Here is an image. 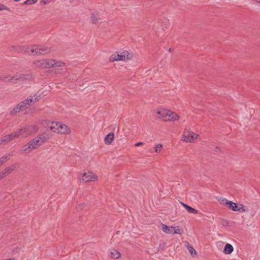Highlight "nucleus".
Masks as SVG:
<instances>
[{"label": "nucleus", "mask_w": 260, "mask_h": 260, "mask_svg": "<svg viewBox=\"0 0 260 260\" xmlns=\"http://www.w3.org/2000/svg\"><path fill=\"white\" fill-rule=\"evenodd\" d=\"M39 100L38 96L36 95H30L27 99L24 100L23 102L18 104L11 112V115H14L15 114L21 111H23L27 108L30 105L35 103Z\"/></svg>", "instance_id": "f257e3e1"}, {"label": "nucleus", "mask_w": 260, "mask_h": 260, "mask_svg": "<svg viewBox=\"0 0 260 260\" xmlns=\"http://www.w3.org/2000/svg\"><path fill=\"white\" fill-rule=\"evenodd\" d=\"M35 65L39 68L48 69L54 67H61L64 65V63L52 59H46L36 60L34 62Z\"/></svg>", "instance_id": "f03ea898"}, {"label": "nucleus", "mask_w": 260, "mask_h": 260, "mask_svg": "<svg viewBox=\"0 0 260 260\" xmlns=\"http://www.w3.org/2000/svg\"><path fill=\"white\" fill-rule=\"evenodd\" d=\"M48 127L51 131L54 133L61 134H68L70 133L69 127L63 123L50 121L48 123Z\"/></svg>", "instance_id": "7ed1b4c3"}, {"label": "nucleus", "mask_w": 260, "mask_h": 260, "mask_svg": "<svg viewBox=\"0 0 260 260\" xmlns=\"http://www.w3.org/2000/svg\"><path fill=\"white\" fill-rule=\"evenodd\" d=\"M133 54L127 51H123L116 52L113 54L109 58L110 62L117 61H126L133 58Z\"/></svg>", "instance_id": "20e7f679"}, {"label": "nucleus", "mask_w": 260, "mask_h": 260, "mask_svg": "<svg viewBox=\"0 0 260 260\" xmlns=\"http://www.w3.org/2000/svg\"><path fill=\"white\" fill-rule=\"evenodd\" d=\"M39 127L36 125H27L16 131L18 137L26 138L38 132Z\"/></svg>", "instance_id": "39448f33"}, {"label": "nucleus", "mask_w": 260, "mask_h": 260, "mask_svg": "<svg viewBox=\"0 0 260 260\" xmlns=\"http://www.w3.org/2000/svg\"><path fill=\"white\" fill-rule=\"evenodd\" d=\"M199 135L189 130L185 129L182 137V141L189 143H194Z\"/></svg>", "instance_id": "423d86ee"}, {"label": "nucleus", "mask_w": 260, "mask_h": 260, "mask_svg": "<svg viewBox=\"0 0 260 260\" xmlns=\"http://www.w3.org/2000/svg\"><path fill=\"white\" fill-rule=\"evenodd\" d=\"M40 146L37 140L35 139L30 140L27 144L24 145L22 149L21 152L23 153L27 154L31 152L32 150L37 149Z\"/></svg>", "instance_id": "0eeeda50"}, {"label": "nucleus", "mask_w": 260, "mask_h": 260, "mask_svg": "<svg viewBox=\"0 0 260 260\" xmlns=\"http://www.w3.org/2000/svg\"><path fill=\"white\" fill-rule=\"evenodd\" d=\"M81 180L83 182H95L99 180L96 174L92 171L83 173L81 177Z\"/></svg>", "instance_id": "6e6552de"}, {"label": "nucleus", "mask_w": 260, "mask_h": 260, "mask_svg": "<svg viewBox=\"0 0 260 260\" xmlns=\"http://www.w3.org/2000/svg\"><path fill=\"white\" fill-rule=\"evenodd\" d=\"M161 230L164 232L168 234H182L181 230L178 226H169L164 224H162Z\"/></svg>", "instance_id": "1a4fd4ad"}, {"label": "nucleus", "mask_w": 260, "mask_h": 260, "mask_svg": "<svg viewBox=\"0 0 260 260\" xmlns=\"http://www.w3.org/2000/svg\"><path fill=\"white\" fill-rule=\"evenodd\" d=\"M23 78V76L21 75H16L15 76H11L10 75H4L0 76V79L2 80L10 82L13 83H16L18 80H22Z\"/></svg>", "instance_id": "9d476101"}, {"label": "nucleus", "mask_w": 260, "mask_h": 260, "mask_svg": "<svg viewBox=\"0 0 260 260\" xmlns=\"http://www.w3.org/2000/svg\"><path fill=\"white\" fill-rule=\"evenodd\" d=\"M179 118L180 116L176 113L167 110L163 120L166 121H175L179 120Z\"/></svg>", "instance_id": "9b49d317"}, {"label": "nucleus", "mask_w": 260, "mask_h": 260, "mask_svg": "<svg viewBox=\"0 0 260 260\" xmlns=\"http://www.w3.org/2000/svg\"><path fill=\"white\" fill-rule=\"evenodd\" d=\"M50 137L51 136L49 134L43 133L37 136L35 138V139L37 140V142H38L39 145L41 146L45 142L48 141L50 139Z\"/></svg>", "instance_id": "f8f14e48"}, {"label": "nucleus", "mask_w": 260, "mask_h": 260, "mask_svg": "<svg viewBox=\"0 0 260 260\" xmlns=\"http://www.w3.org/2000/svg\"><path fill=\"white\" fill-rule=\"evenodd\" d=\"M36 55H44L49 53L50 51V48L44 46H38L35 47Z\"/></svg>", "instance_id": "ddd939ff"}, {"label": "nucleus", "mask_w": 260, "mask_h": 260, "mask_svg": "<svg viewBox=\"0 0 260 260\" xmlns=\"http://www.w3.org/2000/svg\"><path fill=\"white\" fill-rule=\"evenodd\" d=\"M114 139V134L113 133L108 134L104 139V142L107 145H110L112 144Z\"/></svg>", "instance_id": "4468645a"}, {"label": "nucleus", "mask_w": 260, "mask_h": 260, "mask_svg": "<svg viewBox=\"0 0 260 260\" xmlns=\"http://www.w3.org/2000/svg\"><path fill=\"white\" fill-rule=\"evenodd\" d=\"M36 45L25 46L24 52L30 55H36L35 47Z\"/></svg>", "instance_id": "2eb2a0df"}, {"label": "nucleus", "mask_w": 260, "mask_h": 260, "mask_svg": "<svg viewBox=\"0 0 260 260\" xmlns=\"http://www.w3.org/2000/svg\"><path fill=\"white\" fill-rule=\"evenodd\" d=\"M181 204L183 207H184L186 209L188 213L194 214H196L198 213V211L196 209L192 208L191 207H190L183 203H181Z\"/></svg>", "instance_id": "dca6fc26"}, {"label": "nucleus", "mask_w": 260, "mask_h": 260, "mask_svg": "<svg viewBox=\"0 0 260 260\" xmlns=\"http://www.w3.org/2000/svg\"><path fill=\"white\" fill-rule=\"evenodd\" d=\"M234 250L233 247L230 244H226L224 247L223 252L226 254H231Z\"/></svg>", "instance_id": "f3484780"}, {"label": "nucleus", "mask_w": 260, "mask_h": 260, "mask_svg": "<svg viewBox=\"0 0 260 260\" xmlns=\"http://www.w3.org/2000/svg\"><path fill=\"white\" fill-rule=\"evenodd\" d=\"M185 246H186L187 249L189 251L190 253L192 255H195L197 254L196 251L194 249L193 247L189 244V243L187 242H185Z\"/></svg>", "instance_id": "a211bd4d"}, {"label": "nucleus", "mask_w": 260, "mask_h": 260, "mask_svg": "<svg viewBox=\"0 0 260 260\" xmlns=\"http://www.w3.org/2000/svg\"><path fill=\"white\" fill-rule=\"evenodd\" d=\"M120 255H121V254H120V252L115 249H113L111 251V257H112L113 258H119L120 257Z\"/></svg>", "instance_id": "6ab92c4d"}, {"label": "nucleus", "mask_w": 260, "mask_h": 260, "mask_svg": "<svg viewBox=\"0 0 260 260\" xmlns=\"http://www.w3.org/2000/svg\"><path fill=\"white\" fill-rule=\"evenodd\" d=\"M16 169V166L15 165H12L9 167L6 168L4 171L5 172V173L7 175L8 174L11 173L13 171H14Z\"/></svg>", "instance_id": "aec40b11"}, {"label": "nucleus", "mask_w": 260, "mask_h": 260, "mask_svg": "<svg viewBox=\"0 0 260 260\" xmlns=\"http://www.w3.org/2000/svg\"><path fill=\"white\" fill-rule=\"evenodd\" d=\"M228 207L232 211H236L237 204L230 201Z\"/></svg>", "instance_id": "412c9836"}, {"label": "nucleus", "mask_w": 260, "mask_h": 260, "mask_svg": "<svg viewBox=\"0 0 260 260\" xmlns=\"http://www.w3.org/2000/svg\"><path fill=\"white\" fill-rule=\"evenodd\" d=\"M167 110L162 109L160 110H157L156 113L159 115V118L164 119Z\"/></svg>", "instance_id": "4be33fe9"}, {"label": "nucleus", "mask_w": 260, "mask_h": 260, "mask_svg": "<svg viewBox=\"0 0 260 260\" xmlns=\"http://www.w3.org/2000/svg\"><path fill=\"white\" fill-rule=\"evenodd\" d=\"M9 157H10L9 154H7V155L3 156L0 158V166L2 165L5 162L7 161L9 159Z\"/></svg>", "instance_id": "5701e85b"}, {"label": "nucleus", "mask_w": 260, "mask_h": 260, "mask_svg": "<svg viewBox=\"0 0 260 260\" xmlns=\"http://www.w3.org/2000/svg\"><path fill=\"white\" fill-rule=\"evenodd\" d=\"M25 46H18L14 47V50L19 52H24Z\"/></svg>", "instance_id": "b1692460"}, {"label": "nucleus", "mask_w": 260, "mask_h": 260, "mask_svg": "<svg viewBox=\"0 0 260 260\" xmlns=\"http://www.w3.org/2000/svg\"><path fill=\"white\" fill-rule=\"evenodd\" d=\"M163 146L161 144H158L155 145V152L156 153H159L161 152Z\"/></svg>", "instance_id": "393cba45"}, {"label": "nucleus", "mask_w": 260, "mask_h": 260, "mask_svg": "<svg viewBox=\"0 0 260 260\" xmlns=\"http://www.w3.org/2000/svg\"><path fill=\"white\" fill-rule=\"evenodd\" d=\"M219 201L221 205L226 206L228 207L230 201H229L225 198H221L219 200Z\"/></svg>", "instance_id": "a878e982"}, {"label": "nucleus", "mask_w": 260, "mask_h": 260, "mask_svg": "<svg viewBox=\"0 0 260 260\" xmlns=\"http://www.w3.org/2000/svg\"><path fill=\"white\" fill-rule=\"evenodd\" d=\"M7 136H8L9 138L10 139V141L16 138H18V134H17L16 131L13 132V133H12L10 135H8Z\"/></svg>", "instance_id": "bb28decb"}, {"label": "nucleus", "mask_w": 260, "mask_h": 260, "mask_svg": "<svg viewBox=\"0 0 260 260\" xmlns=\"http://www.w3.org/2000/svg\"><path fill=\"white\" fill-rule=\"evenodd\" d=\"M236 211L240 212H245L248 211V208L243 205V206L241 208H238L236 209Z\"/></svg>", "instance_id": "cd10ccee"}, {"label": "nucleus", "mask_w": 260, "mask_h": 260, "mask_svg": "<svg viewBox=\"0 0 260 260\" xmlns=\"http://www.w3.org/2000/svg\"><path fill=\"white\" fill-rule=\"evenodd\" d=\"M38 0H27L24 3V5H30L35 4Z\"/></svg>", "instance_id": "c85d7f7f"}, {"label": "nucleus", "mask_w": 260, "mask_h": 260, "mask_svg": "<svg viewBox=\"0 0 260 260\" xmlns=\"http://www.w3.org/2000/svg\"><path fill=\"white\" fill-rule=\"evenodd\" d=\"M91 20L92 23H96L98 21V18L96 15L93 14L91 17Z\"/></svg>", "instance_id": "c756f323"}, {"label": "nucleus", "mask_w": 260, "mask_h": 260, "mask_svg": "<svg viewBox=\"0 0 260 260\" xmlns=\"http://www.w3.org/2000/svg\"><path fill=\"white\" fill-rule=\"evenodd\" d=\"M3 10L10 11V9L8 7H6L4 5L0 4V11H3Z\"/></svg>", "instance_id": "7c9ffc66"}, {"label": "nucleus", "mask_w": 260, "mask_h": 260, "mask_svg": "<svg viewBox=\"0 0 260 260\" xmlns=\"http://www.w3.org/2000/svg\"><path fill=\"white\" fill-rule=\"evenodd\" d=\"M7 176L6 174L5 173V172L3 170L0 173V178L2 179L5 177Z\"/></svg>", "instance_id": "2f4dec72"}, {"label": "nucleus", "mask_w": 260, "mask_h": 260, "mask_svg": "<svg viewBox=\"0 0 260 260\" xmlns=\"http://www.w3.org/2000/svg\"><path fill=\"white\" fill-rule=\"evenodd\" d=\"M6 143H7L5 141V139L4 137L0 139V145H4Z\"/></svg>", "instance_id": "473e14b6"}, {"label": "nucleus", "mask_w": 260, "mask_h": 260, "mask_svg": "<svg viewBox=\"0 0 260 260\" xmlns=\"http://www.w3.org/2000/svg\"><path fill=\"white\" fill-rule=\"evenodd\" d=\"M143 145V142H138V143H136L135 144V146H136V147H139V146H142Z\"/></svg>", "instance_id": "72a5a7b5"}, {"label": "nucleus", "mask_w": 260, "mask_h": 260, "mask_svg": "<svg viewBox=\"0 0 260 260\" xmlns=\"http://www.w3.org/2000/svg\"><path fill=\"white\" fill-rule=\"evenodd\" d=\"M4 137L5 139V141L6 142V143H8V142L11 141L7 135L5 136Z\"/></svg>", "instance_id": "f704fd0d"}, {"label": "nucleus", "mask_w": 260, "mask_h": 260, "mask_svg": "<svg viewBox=\"0 0 260 260\" xmlns=\"http://www.w3.org/2000/svg\"><path fill=\"white\" fill-rule=\"evenodd\" d=\"M49 0H41V3L45 5L49 3Z\"/></svg>", "instance_id": "c9c22d12"}, {"label": "nucleus", "mask_w": 260, "mask_h": 260, "mask_svg": "<svg viewBox=\"0 0 260 260\" xmlns=\"http://www.w3.org/2000/svg\"><path fill=\"white\" fill-rule=\"evenodd\" d=\"M243 204H239L238 205L237 204V209L241 208L243 206Z\"/></svg>", "instance_id": "e433bc0d"}, {"label": "nucleus", "mask_w": 260, "mask_h": 260, "mask_svg": "<svg viewBox=\"0 0 260 260\" xmlns=\"http://www.w3.org/2000/svg\"><path fill=\"white\" fill-rule=\"evenodd\" d=\"M5 260H16V259L15 258H10L6 259Z\"/></svg>", "instance_id": "4c0bfd02"}, {"label": "nucleus", "mask_w": 260, "mask_h": 260, "mask_svg": "<svg viewBox=\"0 0 260 260\" xmlns=\"http://www.w3.org/2000/svg\"><path fill=\"white\" fill-rule=\"evenodd\" d=\"M256 2L260 3V0H254Z\"/></svg>", "instance_id": "58836bf2"}, {"label": "nucleus", "mask_w": 260, "mask_h": 260, "mask_svg": "<svg viewBox=\"0 0 260 260\" xmlns=\"http://www.w3.org/2000/svg\"><path fill=\"white\" fill-rule=\"evenodd\" d=\"M2 179L0 178V180H1Z\"/></svg>", "instance_id": "ea45409f"}, {"label": "nucleus", "mask_w": 260, "mask_h": 260, "mask_svg": "<svg viewBox=\"0 0 260 260\" xmlns=\"http://www.w3.org/2000/svg\"><path fill=\"white\" fill-rule=\"evenodd\" d=\"M2 179L0 178V180H1Z\"/></svg>", "instance_id": "a19ab883"}]
</instances>
